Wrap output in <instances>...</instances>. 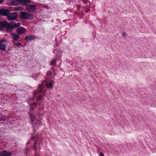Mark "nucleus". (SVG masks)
Here are the masks:
<instances>
[{"instance_id":"nucleus-12","label":"nucleus","mask_w":156,"mask_h":156,"mask_svg":"<svg viewBox=\"0 0 156 156\" xmlns=\"http://www.w3.org/2000/svg\"><path fill=\"white\" fill-rule=\"evenodd\" d=\"M54 83L52 81L47 82H46V86L47 88L51 89L53 87V85Z\"/></svg>"},{"instance_id":"nucleus-18","label":"nucleus","mask_w":156,"mask_h":156,"mask_svg":"<svg viewBox=\"0 0 156 156\" xmlns=\"http://www.w3.org/2000/svg\"><path fill=\"white\" fill-rule=\"evenodd\" d=\"M13 43L16 47L20 46L21 45V44L20 43H15L14 41H13Z\"/></svg>"},{"instance_id":"nucleus-25","label":"nucleus","mask_w":156,"mask_h":156,"mask_svg":"<svg viewBox=\"0 0 156 156\" xmlns=\"http://www.w3.org/2000/svg\"><path fill=\"white\" fill-rule=\"evenodd\" d=\"M37 122L36 123V124H40V123L41 122H40V120H37Z\"/></svg>"},{"instance_id":"nucleus-17","label":"nucleus","mask_w":156,"mask_h":156,"mask_svg":"<svg viewBox=\"0 0 156 156\" xmlns=\"http://www.w3.org/2000/svg\"><path fill=\"white\" fill-rule=\"evenodd\" d=\"M30 116L31 120V121L32 122H33L35 119V116L33 115H31V114H30Z\"/></svg>"},{"instance_id":"nucleus-1","label":"nucleus","mask_w":156,"mask_h":156,"mask_svg":"<svg viewBox=\"0 0 156 156\" xmlns=\"http://www.w3.org/2000/svg\"><path fill=\"white\" fill-rule=\"evenodd\" d=\"M20 18L23 20H32L33 19L34 16L32 14L25 12H21L20 13Z\"/></svg>"},{"instance_id":"nucleus-28","label":"nucleus","mask_w":156,"mask_h":156,"mask_svg":"<svg viewBox=\"0 0 156 156\" xmlns=\"http://www.w3.org/2000/svg\"><path fill=\"white\" fill-rule=\"evenodd\" d=\"M88 2L89 3V5H90V2Z\"/></svg>"},{"instance_id":"nucleus-22","label":"nucleus","mask_w":156,"mask_h":156,"mask_svg":"<svg viewBox=\"0 0 156 156\" xmlns=\"http://www.w3.org/2000/svg\"><path fill=\"white\" fill-rule=\"evenodd\" d=\"M6 41L5 39H3L2 40H1V41H0V43H2L3 42H5Z\"/></svg>"},{"instance_id":"nucleus-13","label":"nucleus","mask_w":156,"mask_h":156,"mask_svg":"<svg viewBox=\"0 0 156 156\" xmlns=\"http://www.w3.org/2000/svg\"><path fill=\"white\" fill-rule=\"evenodd\" d=\"M43 88V87L42 86V85L39 84L38 86V89L37 90V91L34 93V95L37 94H38L39 93L41 92Z\"/></svg>"},{"instance_id":"nucleus-29","label":"nucleus","mask_w":156,"mask_h":156,"mask_svg":"<svg viewBox=\"0 0 156 156\" xmlns=\"http://www.w3.org/2000/svg\"><path fill=\"white\" fill-rule=\"evenodd\" d=\"M35 156H37V155L36 154V155H35Z\"/></svg>"},{"instance_id":"nucleus-11","label":"nucleus","mask_w":156,"mask_h":156,"mask_svg":"<svg viewBox=\"0 0 156 156\" xmlns=\"http://www.w3.org/2000/svg\"><path fill=\"white\" fill-rule=\"evenodd\" d=\"M36 39L35 36L34 35L27 36L25 37V40L26 41H31Z\"/></svg>"},{"instance_id":"nucleus-26","label":"nucleus","mask_w":156,"mask_h":156,"mask_svg":"<svg viewBox=\"0 0 156 156\" xmlns=\"http://www.w3.org/2000/svg\"><path fill=\"white\" fill-rule=\"evenodd\" d=\"M3 0H0V4H2L3 3Z\"/></svg>"},{"instance_id":"nucleus-7","label":"nucleus","mask_w":156,"mask_h":156,"mask_svg":"<svg viewBox=\"0 0 156 156\" xmlns=\"http://www.w3.org/2000/svg\"><path fill=\"white\" fill-rule=\"evenodd\" d=\"M12 153L10 151L4 150L0 152V156H11Z\"/></svg>"},{"instance_id":"nucleus-20","label":"nucleus","mask_w":156,"mask_h":156,"mask_svg":"<svg viewBox=\"0 0 156 156\" xmlns=\"http://www.w3.org/2000/svg\"><path fill=\"white\" fill-rule=\"evenodd\" d=\"M21 8L20 7H15L14 8L15 11H19L21 10Z\"/></svg>"},{"instance_id":"nucleus-15","label":"nucleus","mask_w":156,"mask_h":156,"mask_svg":"<svg viewBox=\"0 0 156 156\" xmlns=\"http://www.w3.org/2000/svg\"><path fill=\"white\" fill-rule=\"evenodd\" d=\"M31 2L30 0H21V4L24 5H27V3Z\"/></svg>"},{"instance_id":"nucleus-2","label":"nucleus","mask_w":156,"mask_h":156,"mask_svg":"<svg viewBox=\"0 0 156 156\" xmlns=\"http://www.w3.org/2000/svg\"><path fill=\"white\" fill-rule=\"evenodd\" d=\"M20 25V23H16L14 21L8 23V26L7 27L8 31H11L13 29L19 27Z\"/></svg>"},{"instance_id":"nucleus-21","label":"nucleus","mask_w":156,"mask_h":156,"mask_svg":"<svg viewBox=\"0 0 156 156\" xmlns=\"http://www.w3.org/2000/svg\"><path fill=\"white\" fill-rule=\"evenodd\" d=\"M122 36L124 37H126V34L125 32H122Z\"/></svg>"},{"instance_id":"nucleus-19","label":"nucleus","mask_w":156,"mask_h":156,"mask_svg":"<svg viewBox=\"0 0 156 156\" xmlns=\"http://www.w3.org/2000/svg\"><path fill=\"white\" fill-rule=\"evenodd\" d=\"M56 63V60L55 59H53L51 62V65H54Z\"/></svg>"},{"instance_id":"nucleus-9","label":"nucleus","mask_w":156,"mask_h":156,"mask_svg":"<svg viewBox=\"0 0 156 156\" xmlns=\"http://www.w3.org/2000/svg\"><path fill=\"white\" fill-rule=\"evenodd\" d=\"M11 35L12 36V39L13 41H17L20 38V35L17 33H11Z\"/></svg>"},{"instance_id":"nucleus-16","label":"nucleus","mask_w":156,"mask_h":156,"mask_svg":"<svg viewBox=\"0 0 156 156\" xmlns=\"http://www.w3.org/2000/svg\"><path fill=\"white\" fill-rule=\"evenodd\" d=\"M48 73L51 75L52 77H54V75L55 74V70L53 68H52L51 71L49 72Z\"/></svg>"},{"instance_id":"nucleus-10","label":"nucleus","mask_w":156,"mask_h":156,"mask_svg":"<svg viewBox=\"0 0 156 156\" xmlns=\"http://www.w3.org/2000/svg\"><path fill=\"white\" fill-rule=\"evenodd\" d=\"M10 3L12 5H18L21 4V0H11Z\"/></svg>"},{"instance_id":"nucleus-24","label":"nucleus","mask_w":156,"mask_h":156,"mask_svg":"<svg viewBox=\"0 0 156 156\" xmlns=\"http://www.w3.org/2000/svg\"><path fill=\"white\" fill-rule=\"evenodd\" d=\"M42 96H39V97L37 98V100H40L41 99V97H42Z\"/></svg>"},{"instance_id":"nucleus-4","label":"nucleus","mask_w":156,"mask_h":156,"mask_svg":"<svg viewBox=\"0 0 156 156\" xmlns=\"http://www.w3.org/2000/svg\"><path fill=\"white\" fill-rule=\"evenodd\" d=\"M8 23L6 21H2L0 22V31L3 30L4 28L8 30L7 27L8 26Z\"/></svg>"},{"instance_id":"nucleus-14","label":"nucleus","mask_w":156,"mask_h":156,"mask_svg":"<svg viewBox=\"0 0 156 156\" xmlns=\"http://www.w3.org/2000/svg\"><path fill=\"white\" fill-rule=\"evenodd\" d=\"M6 44L0 43V50L5 51H6Z\"/></svg>"},{"instance_id":"nucleus-8","label":"nucleus","mask_w":156,"mask_h":156,"mask_svg":"<svg viewBox=\"0 0 156 156\" xmlns=\"http://www.w3.org/2000/svg\"><path fill=\"white\" fill-rule=\"evenodd\" d=\"M9 14L10 12L7 9H0V14L1 15L7 17Z\"/></svg>"},{"instance_id":"nucleus-5","label":"nucleus","mask_w":156,"mask_h":156,"mask_svg":"<svg viewBox=\"0 0 156 156\" xmlns=\"http://www.w3.org/2000/svg\"><path fill=\"white\" fill-rule=\"evenodd\" d=\"M17 16L16 12H12L9 14L7 16V19L10 20H14L16 19Z\"/></svg>"},{"instance_id":"nucleus-23","label":"nucleus","mask_w":156,"mask_h":156,"mask_svg":"<svg viewBox=\"0 0 156 156\" xmlns=\"http://www.w3.org/2000/svg\"><path fill=\"white\" fill-rule=\"evenodd\" d=\"M104 154L102 152H100L99 154V156H104Z\"/></svg>"},{"instance_id":"nucleus-27","label":"nucleus","mask_w":156,"mask_h":156,"mask_svg":"<svg viewBox=\"0 0 156 156\" xmlns=\"http://www.w3.org/2000/svg\"><path fill=\"white\" fill-rule=\"evenodd\" d=\"M34 149L35 151H36V147H34Z\"/></svg>"},{"instance_id":"nucleus-6","label":"nucleus","mask_w":156,"mask_h":156,"mask_svg":"<svg viewBox=\"0 0 156 156\" xmlns=\"http://www.w3.org/2000/svg\"><path fill=\"white\" fill-rule=\"evenodd\" d=\"M26 29L23 27H20L16 29V31L19 35L23 34L26 32Z\"/></svg>"},{"instance_id":"nucleus-3","label":"nucleus","mask_w":156,"mask_h":156,"mask_svg":"<svg viewBox=\"0 0 156 156\" xmlns=\"http://www.w3.org/2000/svg\"><path fill=\"white\" fill-rule=\"evenodd\" d=\"M37 6L34 5H30L27 4L26 5V9L29 12H33L35 9V7Z\"/></svg>"},{"instance_id":"nucleus-30","label":"nucleus","mask_w":156,"mask_h":156,"mask_svg":"<svg viewBox=\"0 0 156 156\" xmlns=\"http://www.w3.org/2000/svg\"><path fill=\"white\" fill-rule=\"evenodd\" d=\"M1 120H2V119H1Z\"/></svg>"}]
</instances>
